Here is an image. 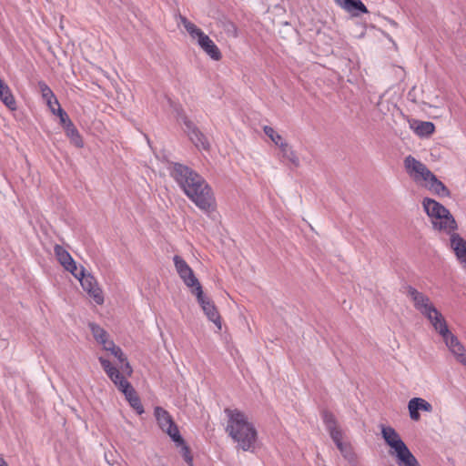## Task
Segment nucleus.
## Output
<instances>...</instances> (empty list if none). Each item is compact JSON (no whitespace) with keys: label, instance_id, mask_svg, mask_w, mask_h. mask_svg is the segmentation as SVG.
<instances>
[{"label":"nucleus","instance_id":"dca6fc26","mask_svg":"<svg viewBox=\"0 0 466 466\" xmlns=\"http://www.w3.org/2000/svg\"><path fill=\"white\" fill-rule=\"evenodd\" d=\"M265 134L274 142L276 146L279 147L282 152L284 157L289 160L292 164L298 166L299 158L296 153L291 149L289 145L283 139L281 135H279L275 129L271 127L265 126L263 127Z\"/></svg>","mask_w":466,"mask_h":466},{"label":"nucleus","instance_id":"393cba45","mask_svg":"<svg viewBox=\"0 0 466 466\" xmlns=\"http://www.w3.org/2000/svg\"><path fill=\"white\" fill-rule=\"evenodd\" d=\"M66 136L70 138L71 142L77 147H83V139L77 131V129L75 127L72 121H68V123L66 126Z\"/></svg>","mask_w":466,"mask_h":466},{"label":"nucleus","instance_id":"9b49d317","mask_svg":"<svg viewBox=\"0 0 466 466\" xmlns=\"http://www.w3.org/2000/svg\"><path fill=\"white\" fill-rule=\"evenodd\" d=\"M200 210L205 213L214 212L217 201L211 187L208 184L185 194Z\"/></svg>","mask_w":466,"mask_h":466},{"label":"nucleus","instance_id":"423d86ee","mask_svg":"<svg viewBox=\"0 0 466 466\" xmlns=\"http://www.w3.org/2000/svg\"><path fill=\"white\" fill-rule=\"evenodd\" d=\"M99 361L107 376L118 390L124 393L131 407L136 410L138 414H142L144 412L143 405L132 385L122 377L119 370L112 366L109 360L100 357Z\"/></svg>","mask_w":466,"mask_h":466},{"label":"nucleus","instance_id":"6ab92c4d","mask_svg":"<svg viewBox=\"0 0 466 466\" xmlns=\"http://www.w3.org/2000/svg\"><path fill=\"white\" fill-rule=\"evenodd\" d=\"M408 410L410 419L414 421H419L420 420V410L431 412L432 406L426 400L416 397L409 400Z\"/></svg>","mask_w":466,"mask_h":466},{"label":"nucleus","instance_id":"7ed1b4c3","mask_svg":"<svg viewBox=\"0 0 466 466\" xmlns=\"http://www.w3.org/2000/svg\"><path fill=\"white\" fill-rule=\"evenodd\" d=\"M408 296L412 300L414 308L430 321L441 337L450 331L445 318L427 295L412 287H409Z\"/></svg>","mask_w":466,"mask_h":466},{"label":"nucleus","instance_id":"f257e3e1","mask_svg":"<svg viewBox=\"0 0 466 466\" xmlns=\"http://www.w3.org/2000/svg\"><path fill=\"white\" fill-rule=\"evenodd\" d=\"M228 421L226 432L244 451H254L258 442V431L248 416L238 409L227 408L224 410Z\"/></svg>","mask_w":466,"mask_h":466},{"label":"nucleus","instance_id":"5701e85b","mask_svg":"<svg viewBox=\"0 0 466 466\" xmlns=\"http://www.w3.org/2000/svg\"><path fill=\"white\" fill-rule=\"evenodd\" d=\"M337 3L344 10L351 13L353 15H359L360 13L367 14L369 12L360 0H337Z\"/></svg>","mask_w":466,"mask_h":466},{"label":"nucleus","instance_id":"a878e982","mask_svg":"<svg viewBox=\"0 0 466 466\" xmlns=\"http://www.w3.org/2000/svg\"><path fill=\"white\" fill-rule=\"evenodd\" d=\"M38 86L42 95V97L45 99L46 104H51V100L55 97V95L51 88L44 82H38Z\"/></svg>","mask_w":466,"mask_h":466},{"label":"nucleus","instance_id":"4be33fe9","mask_svg":"<svg viewBox=\"0 0 466 466\" xmlns=\"http://www.w3.org/2000/svg\"><path fill=\"white\" fill-rule=\"evenodd\" d=\"M451 247L458 260L463 265L466 262V240L459 234L452 232L451 235Z\"/></svg>","mask_w":466,"mask_h":466},{"label":"nucleus","instance_id":"6e6552de","mask_svg":"<svg viewBox=\"0 0 466 466\" xmlns=\"http://www.w3.org/2000/svg\"><path fill=\"white\" fill-rule=\"evenodd\" d=\"M170 174L185 194L208 184L198 173L181 164H174Z\"/></svg>","mask_w":466,"mask_h":466},{"label":"nucleus","instance_id":"f03ea898","mask_svg":"<svg viewBox=\"0 0 466 466\" xmlns=\"http://www.w3.org/2000/svg\"><path fill=\"white\" fill-rule=\"evenodd\" d=\"M404 167L407 174L416 184L438 196H450V190L447 187L437 178L425 164L417 160L414 157L410 155L405 157Z\"/></svg>","mask_w":466,"mask_h":466},{"label":"nucleus","instance_id":"f8f14e48","mask_svg":"<svg viewBox=\"0 0 466 466\" xmlns=\"http://www.w3.org/2000/svg\"><path fill=\"white\" fill-rule=\"evenodd\" d=\"M173 261L178 276L184 284L190 289L192 294L198 291V289H202V286L196 277L193 269L183 258L176 255L173 258Z\"/></svg>","mask_w":466,"mask_h":466},{"label":"nucleus","instance_id":"7c9ffc66","mask_svg":"<svg viewBox=\"0 0 466 466\" xmlns=\"http://www.w3.org/2000/svg\"><path fill=\"white\" fill-rule=\"evenodd\" d=\"M184 458L187 463H189L190 466H192V457L190 455L189 449L187 446H184Z\"/></svg>","mask_w":466,"mask_h":466},{"label":"nucleus","instance_id":"2f4dec72","mask_svg":"<svg viewBox=\"0 0 466 466\" xmlns=\"http://www.w3.org/2000/svg\"><path fill=\"white\" fill-rule=\"evenodd\" d=\"M0 466H8L7 462L0 457Z\"/></svg>","mask_w":466,"mask_h":466},{"label":"nucleus","instance_id":"bb28decb","mask_svg":"<svg viewBox=\"0 0 466 466\" xmlns=\"http://www.w3.org/2000/svg\"><path fill=\"white\" fill-rule=\"evenodd\" d=\"M435 127L431 122H421L416 128L420 136H429L434 132Z\"/></svg>","mask_w":466,"mask_h":466},{"label":"nucleus","instance_id":"c85d7f7f","mask_svg":"<svg viewBox=\"0 0 466 466\" xmlns=\"http://www.w3.org/2000/svg\"><path fill=\"white\" fill-rule=\"evenodd\" d=\"M56 115L59 116L60 122L64 125V127L66 128V126L68 123V121H71L67 114L61 107H59Z\"/></svg>","mask_w":466,"mask_h":466},{"label":"nucleus","instance_id":"412c9836","mask_svg":"<svg viewBox=\"0 0 466 466\" xmlns=\"http://www.w3.org/2000/svg\"><path fill=\"white\" fill-rule=\"evenodd\" d=\"M186 132L194 145L201 150H209V143L207 137L189 120L185 121Z\"/></svg>","mask_w":466,"mask_h":466},{"label":"nucleus","instance_id":"ddd939ff","mask_svg":"<svg viewBox=\"0 0 466 466\" xmlns=\"http://www.w3.org/2000/svg\"><path fill=\"white\" fill-rule=\"evenodd\" d=\"M155 416L163 431L167 432L175 442L178 444L184 443L177 425L174 423L172 417L166 410L161 407H157L155 409Z\"/></svg>","mask_w":466,"mask_h":466},{"label":"nucleus","instance_id":"f3484780","mask_svg":"<svg viewBox=\"0 0 466 466\" xmlns=\"http://www.w3.org/2000/svg\"><path fill=\"white\" fill-rule=\"evenodd\" d=\"M441 338L456 360L466 367V349L459 339L451 330Z\"/></svg>","mask_w":466,"mask_h":466},{"label":"nucleus","instance_id":"a211bd4d","mask_svg":"<svg viewBox=\"0 0 466 466\" xmlns=\"http://www.w3.org/2000/svg\"><path fill=\"white\" fill-rule=\"evenodd\" d=\"M54 252L61 266L66 270L72 273L74 277H77L78 275L82 274L78 273L80 268H77L76 261L73 259L69 252L66 250L62 246L56 245L54 248Z\"/></svg>","mask_w":466,"mask_h":466},{"label":"nucleus","instance_id":"4468645a","mask_svg":"<svg viewBox=\"0 0 466 466\" xmlns=\"http://www.w3.org/2000/svg\"><path fill=\"white\" fill-rule=\"evenodd\" d=\"M78 273L82 274L76 278L80 281L83 289L97 305H102L104 303V295L96 279L89 274L86 275L83 268L79 269Z\"/></svg>","mask_w":466,"mask_h":466},{"label":"nucleus","instance_id":"20e7f679","mask_svg":"<svg viewBox=\"0 0 466 466\" xmlns=\"http://www.w3.org/2000/svg\"><path fill=\"white\" fill-rule=\"evenodd\" d=\"M381 434L385 442L392 450L390 453L396 457L398 466H420L400 434L392 427H382Z\"/></svg>","mask_w":466,"mask_h":466},{"label":"nucleus","instance_id":"aec40b11","mask_svg":"<svg viewBox=\"0 0 466 466\" xmlns=\"http://www.w3.org/2000/svg\"><path fill=\"white\" fill-rule=\"evenodd\" d=\"M322 419L335 444L337 445L338 443L343 441L344 434L339 428L335 416L331 412L325 411L322 414Z\"/></svg>","mask_w":466,"mask_h":466},{"label":"nucleus","instance_id":"0eeeda50","mask_svg":"<svg viewBox=\"0 0 466 466\" xmlns=\"http://www.w3.org/2000/svg\"><path fill=\"white\" fill-rule=\"evenodd\" d=\"M181 24L184 28L187 30L190 37L194 40H197L199 47L213 60L219 61L222 58V54L218 47V46L214 43V41L206 35L199 27H198L194 23L187 19L186 17H181Z\"/></svg>","mask_w":466,"mask_h":466},{"label":"nucleus","instance_id":"cd10ccee","mask_svg":"<svg viewBox=\"0 0 466 466\" xmlns=\"http://www.w3.org/2000/svg\"><path fill=\"white\" fill-rule=\"evenodd\" d=\"M336 446L345 459L350 460L352 457L353 451L350 443L341 441Z\"/></svg>","mask_w":466,"mask_h":466},{"label":"nucleus","instance_id":"39448f33","mask_svg":"<svg viewBox=\"0 0 466 466\" xmlns=\"http://www.w3.org/2000/svg\"><path fill=\"white\" fill-rule=\"evenodd\" d=\"M422 206L427 215L431 218L434 228L449 234L457 228L454 218L441 203L426 198L422 201Z\"/></svg>","mask_w":466,"mask_h":466},{"label":"nucleus","instance_id":"2eb2a0df","mask_svg":"<svg viewBox=\"0 0 466 466\" xmlns=\"http://www.w3.org/2000/svg\"><path fill=\"white\" fill-rule=\"evenodd\" d=\"M193 295L196 296L198 302L201 306L202 310L204 311L207 318L210 321H212L216 325V327L220 330L222 329L221 316L217 307L215 306L214 302L210 299L204 296L202 289H198V291H197Z\"/></svg>","mask_w":466,"mask_h":466},{"label":"nucleus","instance_id":"1a4fd4ad","mask_svg":"<svg viewBox=\"0 0 466 466\" xmlns=\"http://www.w3.org/2000/svg\"><path fill=\"white\" fill-rule=\"evenodd\" d=\"M90 329L95 339L103 346V349L106 351H110L112 355L118 359L122 366V371L127 376H131L132 368L130 364L126 361V358L120 348L116 347L115 343L108 339V334L105 329L96 324H90Z\"/></svg>","mask_w":466,"mask_h":466},{"label":"nucleus","instance_id":"b1692460","mask_svg":"<svg viewBox=\"0 0 466 466\" xmlns=\"http://www.w3.org/2000/svg\"><path fill=\"white\" fill-rule=\"evenodd\" d=\"M0 100L7 106L10 110H16V101L14 95L12 94L9 86L0 79Z\"/></svg>","mask_w":466,"mask_h":466},{"label":"nucleus","instance_id":"9d476101","mask_svg":"<svg viewBox=\"0 0 466 466\" xmlns=\"http://www.w3.org/2000/svg\"><path fill=\"white\" fill-rule=\"evenodd\" d=\"M200 210L205 213L214 212L217 201L211 187L208 184L185 194Z\"/></svg>","mask_w":466,"mask_h":466},{"label":"nucleus","instance_id":"c756f323","mask_svg":"<svg viewBox=\"0 0 466 466\" xmlns=\"http://www.w3.org/2000/svg\"><path fill=\"white\" fill-rule=\"evenodd\" d=\"M46 105L49 107V109L52 111L53 114H56L57 109L59 107H61L60 104L56 96L53 98V100H51V104H46Z\"/></svg>","mask_w":466,"mask_h":466}]
</instances>
